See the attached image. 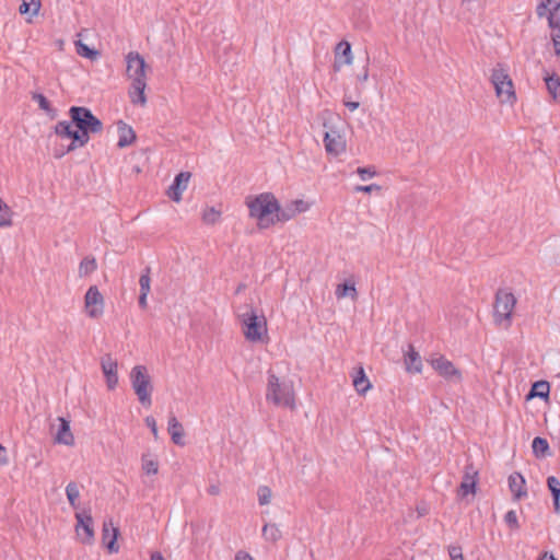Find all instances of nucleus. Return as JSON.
Wrapping results in <instances>:
<instances>
[{
	"mask_svg": "<svg viewBox=\"0 0 560 560\" xmlns=\"http://www.w3.org/2000/svg\"><path fill=\"white\" fill-rule=\"evenodd\" d=\"M101 366L106 378V385L109 390H113L118 385V363L112 358L109 353L101 359Z\"/></svg>",
	"mask_w": 560,
	"mask_h": 560,
	"instance_id": "9b49d317",
	"label": "nucleus"
},
{
	"mask_svg": "<svg viewBox=\"0 0 560 560\" xmlns=\"http://www.w3.org/2000/svg\"><path fill=\"white\" fill-rule=\"evenodd\" d=\"M555 52L557 56H560V33H552L551 35Z\"/></svg>",
	"mask_w": 560,
	"mask_h": 560,
	"instance_id": "3c124183",
	"label": "nucleus"
},
{
	"mask_svg": "<svg viewBox=\"0 0 560 560\" xmlns=\"http://www.w3.org/2000/svg\"><path fill=\"white\" fill-rule=\"evenodd\" d=\"M355 295H357V289H355L354 283H350V282L346 281V282L337 285L336 296L338 299H342L346 296L354 298Z\"/></svg>",
	"mask_w": 560,
	"mask_h": 560,
	"instance_id": "72a5a7b5",
	"label": "nucleus"
},
{
	"mask_svg": "<svg viewBox=\"0 0 560 560\" xmlns=\"http://www.w3.org/2000/svg\"><path fill=\"white\" fill-rule=\"evenodd\" d=\"M66 494H67L70 505L73 509H77V506H78L77 501L80 497V491H79L78 485L73 481L69 482L66 487Z\"/></svg>",
	"mask_w": 560,
	"mask_h": 560,
	"instance_id": "c9c22d12",
	"label": "nucleus"
},
{
	"mask_svg": "<svg viewBox=\"0 0 560 560\" xmlns=\"http://www.w3.org/2000/svg\"><path fill=\"white\" fill-rule=\"evenodd\" d=\"M516 299L512 292L498 290L493 305V319L495 325L508 329L512 324V313Z\"/></svg>",
	"mask_w": 560,
	"mask_h": 560,
	"instance_id": "0eeeda50",
	"label": "nucleus"
},
{
	"mask_svg": "<svg viewBox=\"0 0 560 560\" xmlns=\"http://www.w3.org/2000/svg\"><path fill=\"white\" fill-rule=\"evenodd\" d=\"M73 150H70V144L66 148V149H56L55 152H54V156L56 159H60L62 156H65L67 153H70L72 152Z\"/></svg>",
	"mask_w": 560,
	"mask_h": 560,
	"instance_id": "864d4df0",
	"label": "nucleus"
},
{
	"mask_svg": "<svg viewBox=\"0 0 560 560\" xmlns=\"http://www.w3.org/2000/svg\"><path fill=\"white\" fill-rule=\"evenodd\" d=\"M104 296L96 285H91L84 295V308L89 317L98 318L104 313Z\"/></svg>",
	"mask_w": 560,
	"mask_h": 560,
	"instance_id": "1a4fd4ad",
	"label": "nucleus"
},
{
	"mask_svg": "<svg viewBox=\"0 0 560 560\" xmlns=\"http://www.w3.org/2000/svg\"><path fill=\"white\" fill-rule=\"evenodd\" d=\"M504 522L506 523V525L509 527H511L512 529H518L520 528V524H518V518H517V514L514 510H510L505 513L504 515Z\"/></svg>",
	"mask_w": 560,
	"mask_h": 560,
	"instance_id": "c03bdc74",
	"label": "nucleus"
},
{
	"mask_svg": "<svg viewBox=\"0 0 560 560\" xmlns=\"http://www.w3.org/2000/svg\"><path fill=\"white\" fill-rule=\"evenodd\" d=\"M74 44L79 56L88 58L90 60H96L98 58L100 51L94 48H90L82 40H77Z\"/></svg>",
	"mask_w": 560,
	"mask_h": 560,
	"instance_id": "c756f323",
	"label": "nucleus"
},
{
	"mask_svg": "<svg viewBox=\"0 0 560 560\" xmlns=\"http://www.w3.org/2000/svg\"><path fill=\"white\" fill-rule=\"evenodd\" d=\"M130 382L140 404L143 407H150L152 405L153 385L147 366H133L130 371Z\"/></svg>",
	"mask_w": 560,
	"mask_h": 560,
	"instance_id": "423d86ee",
	"label": "nucleus"
},
{
	"mask_svg": "<svg viewBox=\"0 0 560 560\" xmlns=\"http://www.w3.org/2000/svg\"><path fill=\"white\" fill-rule=\"evenodd\" d=\"M40 8V0H22V3L19 8L20 14H30L36 15Z\"/></svg>",
	"mask_w": 560,
	"mask_h": 560,
	"instance_id": "2f4dec72",
	"label": "nucleus"
},
{
	"mask_svg": "<svg viewBox=\"0 0 560 560\" xmlns=\"http://www.w3.org/2000/svg\"><path fill=\"white\" fill-rule=\"evenodd\" d=\"M147 296H148L147 293H144V292L141 293L140 292V295H139V306L141 308H143V310L147 308Z\"/></svg>",
	"mask_w": 560,
	"mask_h": 560,
	"instance_id": "6e6d98bb",
	"label": "nucleus"
},
{
	"mask_svg": "<svg viewBox=\"0 0 560 560\" xmlns=\"http://www.w3.org/2000/svg\"><path fill=\"white\" fill-rule=\"evenodd\" d=\"M544 558H546L547 560H558L552 555L547 556V553H545Z\"/></svg>",
	"mask_w": 560,
	"mask_h": 560,
	"instance_id": "e2e57ef3",
	"label": "nucleus"
},
{
	"mask_svg": "<svg viewBox=\"0 0 560 560\" xmlns=\"http://www.w3.org/2000/svg\"><path fill=\"white\" fill-rule=\"evenodd\" d=\"M118 132L119 139L117 145L119 148H126L130 145L136 140V133L133 129L125 124L122 120H119L118 124Z\"/></svg>",
	"mask_w": 560,
	"mask_h": 560,
	"instance_id": "4be33fe9",
	"label": "nucleus"
},
{
	"mask_svg": "<svg viewBox=\"0 0 560 560\" xmlns=\"http://www.w3.org/2000/svg\"><path fill=\"white\" fill-rule=\"evenodd\" d=\"M405 366L408 373H421L422 361L419 353L411 345H408V351L405 354Z\"/></svg>",
	"mask_w": 560,
	"mask_h": 560,
	"instance_id": "412c9836",
	"label": "nucleus"
},
{
	"mask_svg": "<svg viewBox=\"0 0 560 560\" xmlns=\"http://www.w3.org/2000/svg\"><path fill=\"white\" fill-rule=\"evenodd\" d=\"M352 58L350 43L348 40L339 42L335 47L334 71L338 72L342 66L350 65L352 62Z\"/></svg>",
	"mask_w": 560,
	"mask_h": 560,
	"instance_id": "4468645a",
	"label": "nucleus"
},
{
	"mask_svg": "<svg viewBox=\"0 0 560 560\" xmlns=\"http://www.w3.org/2000/svg\"><path fill=\"white\" fill-rule=\"evenodd\" d=\"M432 368L446 380H462V373L455 368V365L444 358L443 355L431 360Z\"/></svg>",
	"mask_w": 560,
	"mask_h": 560,
	"instance_id": "f8f14e48",
	"label": "nucleus"
},
{
	"mask_svg": "<svg viewBox=\"0 0 560 560\" xmlns=\"http://www.w3.org/2000/svg\"><path fill=\"white\" fill-rule=\"evenodd\" d=\"M238 319L246 340L262 341L268 331L267 319L262 314L258 315L252 305H246L245 311L238 314Z\"/></svg>",
	"mask_w": 560,
	"mask_h": 560,
	"instance_id": "39448f33",
	"label": "nucleus"
},
{
	"mask_svg": "<svg viewBox=\"0 0 560 560\" xmlns=\"http://www.w3.org/2000/svg\"><path fill=\"white\" fill-rule=\"evenodd\" d=\"M167 431L171 435V440L174 444L178 446H184L186 444L184 436H185V430L183 424L178 421L176 416L171 415L168 418V427Z\"/></svg>",
	"mask_w": 560,
	"mask_h": 560,
	"instance_id": "f3484780",
	"label": "nucleus"
},
{
	"mask_svg": "<svg viewBox=\"0 0 560 560\" xmlns=\"http://www.w3.org/2000/svg\"><path fill=\"white\" fill-rule=\"evenodd\" d=\"M460 7L464 11L476 13L482 9L481 0H462Z\"/></svg>",
	"mask_w": 560,
	"mask_h": 560,
	"instance_id": "ea45409f",
	"label": "nucleus"
},
{
	"mask_svg": "<svg viewBox=\"0 0 560 560\" xmlns=\"http://www.w3.org/2000/svg\"><path fill=\"white\" fill-rule=\"evenodd\" d=\"M353 386L360 395L365 394V392L371 387V383L366 377L362 366L355 369V373L353 375Z\"/></svg>",
	"mask_w": 560,
	"mask_h": 560,
	"instance_id": "b1692460",
	"label": "nucleus"
},
{
	"mask_svg": "<svg viewBox=\"0 0 560 560\" xmlns=\"http://www.w3.org/2000/svg\"><path fill=\"white\" fill-rule=\"evenodd\" d=\"M258 502L260 505H266L270 503V499L272 495L271 489L267 486H261L258 488Z\"/></svg>",
	"mask_w": 560,
	"mask_h": 560,
	"instance_id": "79ce46f5",
	"label": "nucleus"
},
{
	"mask_svg": "<svg viewBox=\"0 0 560 560\" xmlns=\"http://www.w3.org/2000/svg\"><path fill=\"white\" fill-rule=\"evenodd\" d=\"M221 218V211L217 210L214 207H208L203 210L202 221L206 224L213 225L219 222Z\"/></svg>",
	"mask_w": 560,
	"mask_h": 560,
	"instance_id": "f704fd0d",
	"label": "nucleus"
},
{
	"mask_svg": "<svg viewBox=\"0 0 560 560\" xmlns=\"http://www.w3.org/2000/svg\"><path fill=\"white\" fill-rule=\"evenodd\" d=\"M491 82L494 86L495 94L501 102L512 104L516 101L512 79L502 65L499 63L492 70Z\"/></svg>",
	"mask_w": 560,
	"mask_h": 560,
	"instance_id": "6e6552de",
	"label": "nucleus"
},
{
	"mask_svg": "<svg viewBox=\"0 0 560 560\" xmlns=\"http://www.w3.org/2000/svg\"><path fill=\"white\" fill-rule=\"evenodd\" d=\"M245 203L249 210V217L257 219L260 230L268 229L276 223V211L279 210V201L272 192H261L257 196H248Z\"/></svg>",
	"mask_w": 560,
	"mask_h": 560,
	"instance_id": "f03ea898",
	"label": "nucleus"
},
{
	"mask_svg": "<svg viewBox=\"0 0 560 560\" xmlns=\"http://www.w3.org/2000/svg\"><path fill=\"white\" fill-rule=\"evenodd\" d=\"M553 512L560 514V497L552 498Z\"/></svg>",
	"mask_w": 560,
	"mask_h": 560,
	"instance_id": "4d7b16f0",
	"label": "nucleus"
},
{
	"mask_svg": "<svg viewBox=\"0 0 560 560\" xmlns=\"http://www.w3.org/2000/svg\"><path fill=\"white\" fill-rule=\"evenodd\" d=\"M448 555L451 560H465L460 546H450Z\"/></svg>",
	"mask_w": 560,
	"mask_h": 560,
	"instance_id": "de8ad7c7",
	"label": "nucleus"
},
{
	"mask_svg": "<svg viewBox=\"0 0 560 560\" xmlns=\"http://www.w3.org/2000/svg\"><path fill=\"white\" fill-rule=\"evenodd\" d=\"M97 268L96 259L92 256L84 257L79 266V275L80 277L88 276L94 272Z\"/></svg>",
	"mask_w": 560,
	"mask_h": 560,
	"instance_id": "7c9ffc66",
	"label": "nucleus"
},
{
	"mask_svg": "<svg viewBox=\"0 0 560 560\" xmlns=\"http://www.w3.org/2000/svg\"><path fill=\"white\" fill-rule=\"evenodd\" d=\"M266 398L268 401H272L277 406L294 409L295 394L292 381H280L276 374L268 371Z\"/></svg>",
	"mask_w": 560,
	"mask_h": 560,
	"instance_id": "20e7f679",
	"label": "nucleus"
},
{
	"mask_svg": "<svg viewBox=\"0 0 560 560\" xmlns=\"http://www.w3.org/2000/svg\"><path fill=\"white\" fill-rule=\"evenodd\" d=\"M118 535H119V530H118V528L113 527L112 522L110 523L104 522L103 529H102V537H103L104 544L106 545V547L110 553L118 552V549H119V547L117 545Z\"/></svg>",
	"mask_w": 560,
	"mask_h": 560,
	"instance_id": "dca6fc26",
	"label": "nucleus"
},
{
	"mask_svg": "<svg viewBox=\"0 0 560 560\" xmlns=\"http://www.w3.org/2000/svg\"><path fill=\"white\" fill-rule=\"evenodd\" d=\"M144 422H145L147 427L150 428L154 439L156 440L159 438V431H158V425H156L155 419L152 416H148L144 419Z\"/></svg>",
	"mask_w": 560,
	"mask_h": 560,
	"instance_id": "09e8293b",
	"label": "nucleus"
},
{
	"mask_svg": "<svg viewBox=\"0 0 560 560\" xmlns=\"http://www.w3.org/2000/svg\"><path fill=\"white\" fill-rule=\"evenodd\" d=\"M70 120L58 121L55 133L60 138L71 139L70 150L84 147L90 141L91 133H101L103 122L90 108L85 106H71L69 108Z\"/></svg>",
	"mask_w": 560,
	"mask_h": 560,
	"instance_id": "f257e3e1",
	"label": "nucleus"
},
{
	"mask_svg": "<svg viewBox=\"0 0 560 560\" xmlns=\"http://www.w3.org/2000/svg\"><path fill=\"white\" fill-rule=\"evenodd\" d=\"M151 560H165L160 551H153L151 553Z\"/></svg>",
	"mask_w": 560,
	"mask_h": 560,
	"instance_id": "052dcab7",
	"label": "nucleus"
},
{
	"mask_svg": "<svg viewBox=\"0 0 560 560\" xmlns=\"http://www.w3.org/2000/svg\"><path fill=\"white\" fill-rule=\"evenodd\" d=\"M235 560H255L248 552L240 550L235 555Z\"/></svg>",
	"mask_w": 560,
	"mask_h": 560,
	"instance_id": "603ef678",
	"label": "nucleus"
},
{
	"mask_svg": "<svg viewBox=\"0 0 560 560\" xmlns=\"http://www.w3.org/2000/svg\"><path fill=\"white\" fill-rule=\"evenodd\" d=\"M150 272H151L150 267H147L143 270L142 275L140 276L139 284H140L141 293L144 292V293L149 294V292H150V283H151Z\"/></svg>",
	"mask_w": 560,
	"mask_h": 560,
	"instance_id": "58836bf2",
	"label": "nucleus"
},
{
	"mask_svg": "<svg viewBox=\"0 0 560 560\" xmlns=\"http://www.w3.org/2000/svg\"><path fill=\"white\" fill-rule=\"evenodd\" d=\"M10 208L0 199V226H9L12 223Z\"/></svg>",
	"mask_w": 560,
	"mask_h": 560,
	"instance_id": "4c0bfd02",
	"label": "nucleus"
},
{
	"mask_svg": "<svg viewBox=\"0 0 560 560\" xmlns=\"http://www.w3.org/2000/svg\"><path fill=\"white\" fill-rule=\"evenodd\" d=\"M291 205L295 209L296 214L305 212L308 209V203L301 199L291 201Z\"/></svg>",
	"mask_w": 560,
	"mask_h": 560,
	"instance_id": "8fccbe9b",
	"label": "nucleus"
},
{
	"mask_svg": "<svg viewBox=\"0 0 560 560\" xmlns=\"http://www.w3.org/2000/svg\"><path fill=\"white\" fill-rule=\"evenodd\" d=\"M77 525L75 532L83 544H92L94 540L93 518L90 513H75Z\"/></svg>",
	"mask_w": 560,
	"mask_h": 560,
	"instance_id": "9d476101",
	"label": "nucleus"
},
{
	"mask_svg": "<svg viewBox=\"0 0 560 560\" xmlns=\"http://www.w3.org/2000/svg\"><path fill=\"white\" fill-rule=\"evenodd\" d=\"M32 100L36 101L39 108L46 112L50 118L54 119L57 116V110L50 105L49 101L42 93H32Z\"/></svg>",
	"mask_w": 560,
	"mask_h": 560,
	"instance_id": "bb28decb",
	"label": "nucleus"
},
{
	"mask_svg": "<svg viewBox=\"0 0 560 560\" xmlns=\"http://www.w3.org/2000/svg\"><path fill=\"white\" fill-rule=\"evenodd\" d=\"M532 450L534 456L539 459L551 455L549 443L545 438L536 436L532 442Z\"/></svg>",
	"mask_w": 560,
	"mask_h": 560,
	"instance_id": "5701e85b",
	"label": "nucleus"
},
{
	"mask_svg": "<svg viewBox=\"0 0 560 560\" xmlns=\"http://www.w3.org/2000/svg\"><path fill=\"white\" fill-rule=\"evenodd\" d=\"M343 103H345V106L351 112L355 110L360 105L359 102H352V101H345Z\"/></svg>",
	"mask_w": 560,
	"mask_h": 560,
	"instance_id": "5fc2aeb1",
	"label": "nucleus"
},
{
	"mask_svg": "<svg viewBox=\"0 0 560 560\" xmlns=\"http://www.w3.org/2000/svg\"><path fill=\"white\" fill-rule=\"evenodd\" d=\"M126 73L127 77L131 80V86L129 89V97L131 100V103L144 105L147 103V97L144 94V90L147 88V63L143 57H141L140 54L137 51H130L126 56Z\"/></svg>",
	"mask_w": 560,
	"mask_h": 560,
	"instance_id": "7ed1b4c3",
	"label": "nucleus"
},
{
	"mask_svg": "<svg viewBox=\"0 0 560 560\" xmlns=\"http://www.w3.org/2000/svg\"><path fill=\"white\" fill-rule=\"evenodd\" d=\"M142 469L147 475H156L159 463L155 459L149 458L148 455H142Z\"/></svg>",
	"mask_w": 560,
	"mask_h": 560,
	"instance_id": "e433bc0d",
	"label": "nucleus"
},
{
	"mask_svg": "<svg viewBox=\"0 0 560 560\" xmlns=\"http://www.w3.org/2000/svg\"><path fill=\"white\" fill-rule=\"evenodd\" d=\"M358 79H359L360 81H365V80L368 79V71H366V70H364L363 75H358Z\"/></svg>",
	"mask_w": 560,
	"mask_h": 560,
	"instance_id": "680f3d73",
	"label": "nucleus"
},
{
	"mask_svg": "<svg viewBox=\"0 0 560 560\" xmlns=\"http://www.w3.org/2000/svg\"><path fill=\"white\" fill-rule=\"evenodd\" d=\"M526 481L520 472H513L509 477V488L513 494L514 500H521L527 495L525 488Z\"/></svg>",
	"mask_w": 560,
	"mask_h": 560,
	"instance_id": "a211bd4d",
	"label": "nucleus"
},
{
	"mask_svg": "<svg viewBox=\"0 0 560 560\" xmlns=\"http://www.w3.org/2000/svg\"><path fill=\"white\" fill-rule=\"evenodd\" d=\"M4 454H5V448L0 443V465H5L8 463V459Z\"/></svg>",
	"mask_w": 560,
	"mask_h": 560,
	"instance_id": "13d9d810",
	"label": "nucleus"
},
{
	"mask_svg": "<svg viewBox=\"0 0 560 560\" xmlns=\"http://www.w3.org/2000/svg\"><path fill=\"white\" fill-rule=\"evenodd\" d=\"M546 88L555 101H560V78L558 75H548L545 78Z\"/></svg>",
	"mask_w": 560,
	"mask_h": 560,
	"instance_id": "cd10ccee",
	"label": "nucleus"
},
{
	"mask_svg": "<svg viewBox=\"0 0 560 560\" xmlns=\"http://www.w3.org/2000/svg\"><path fill=\"white\" fill-rule=\"evenodd\" d=\"M357 174L361 177L362 180H366L368 178L375 176L376 171L373 166L358 167Z\"/></svg>",
	"mask_w": 560,
	"mask_h": 560,
	"instance_id": "49530a36",
	"label": "nucleus"
},
{
	"mask_svg": "<svg viewBox=\"0 0 560 560\" xmlns=\"http://www.w3.org/2000/svg\"><path fill=\"white\" fill-rule=\"evenodd\" d=\"M262 537L271 542H277L281 537V530L275 523H268L262 527Z\"/></svg>",
	"mask_w": 560,
	"mask_h": 560,
	"instance_id": "c85d7f7f",
	"label": "nucleus"
},
{
	"mask_svg": "<svg viewBox=\"0 0 560 560\" xmlns=\"http://www.w3.org/2000/svg\"><path fill=\"white\" fill-rule=\"evenodd\" d=\"M296 215L295 209L292 207L291 202L285 207L281 208L279 205V210L276 211L275 220L276 222H287L293 219Z\"/></svg>",
	"mask_w": 560,
	"mask_h": 560,
	"instance_id": "473e14b6",
	"label": "nucleus"
},
{
	"mask_svg": "<svg viewBox=\"0 0 560 560\" xmlns=\"http://www.w3.org/2000/svg\"><path fill=\"white\" fill-rule=\"evenodd\" d=\"M60 424L58 432L55 436V442L59 444H65L71 446L74 444V436L70 429V422L65 418H58Z\"/></svg>",
	"mask_w": 560,
	"mask_h": 560,
	"instance_id": "aec40b11",
	"label": "nucleus"
},
{
	"mask_svg": "<svg viewBox=\"0 0 560 560\" xmlns=\"http://www.w3.org/2000/svg\"><path fill=\"white\" fill-rule=\"evenodd\" d=\"M547 486L551 492L552 498L560 497V480L555 476L547 478Z\"/></svg>",
	"mask_w": 560,
	"mask_h": 560,
	"instance_id": "37998d69",
	"label": "nucleus"
},
{
	"mask_svg": "<svg viewBox=\"0 0 560 560\" xmlns=\"http://www.w3.org/2000/svg\"><path fill=\"white\" fill-rule=\"evenodd\" d=\"M546 19L548 21V26L553 31V33H560L559 11L549 12Z\"/></svg>",
	"mask_w": 560,
	"mask_h": 560,
	"instance_id": "a19ab883",
	"label": "nucleus"
},
{
	"mask_svg": "<svg viewBox=\"0 0 560 560\" xmlns=\"http://www.w3.org/2000/svg\"><path fill=\"white\" fill-rule=\"evenodd\" d=\"M550 393V385L547 381H537L533 384L528 397L547 399Z\"/></svg>",
	"mask_w": 560,
	"mask_h": 560,
	"instance_id": "a878e982",
	"label": "nucleus"
},
{
	"mask_svg": "<svg viewBox=\"0 0 560 560\" xmlns=\"http://www.w3.org/2000/svg\"><path fill=\"white\" fill-rule=\"evenodd\" d=\"M478 472L472 466H467L459 490L463 497L476 492Z\"/></svg>",
	"mask_w": 560,
	"mask_h": 560,
	"instance_id": "6ab92c4d",
	"label": "nucleus"
},
{
	"mask_svg": "<svg viewBox=\"0 0 560 560\" xmlns=\"http://www.w3.org/2000/svg\"><path fill=\"white\" fill-rule=\"evenodd\" d=\"M208 493L211 494V495H218L220 493V487L217 486V485H211L208 488Z\"/></svg>",
	"mask_w": 560,
	"mask_h": 560,
	"instance_id": "bf43d9fd",
	"label": "nucleus"
},
{
	"mask_svg": "<svg viewBox=\"0 0 560 560\" xmlns=\"http://www.w3.org/2000/svg\"><path fill=\"white\" fill-rule=\"evenodd\" d=\"M191 177L190 172H180L174 178L173 184L168 187L166 195L170 199L175 202H179L182 200V194L186 190L188 182Z\"/></svg>",
	"mask_w": 560,
	"mask_h": 560,
	"instance_id": "ddd939ff",
	"label": "nucleus"
},
{
	"mask_svg": "<svg viewBox=\"0 0 560 560\" xmlns=\"http://www.w3.org/2000/svg\"><path fill=\"white\" fill-rule=\"evenodd\" d=\"M536 14L539 19L546 18L549 12L560 11V0H537Z\"/></svg>",
	"mask_w": 560,
	"mask_h": 560,
	"instance_id": "393cba45",
	"label": "nucleus"
},
{
	"mask_svg": "<svg viewBox=\"0 0 560 560\" xmlns=\"http://www.w3.org/2000/svg\"><path fill=\"white\" fill-rule=\"evenodd\" d=\"M354 191L355 192H365V194H371L372 191H377V192H381L382 191V186L380 185H376V184H371V185H358L354 187Z\"/></svg>",
	"mask_w": 560,
	"mask_h": 560,
	"instance_id": "a18cd8bd",
	"label": "nucleus"
},
{
	"mask_svg": "<svg viewBox=\"0 0 560 560\" xmlns=\"http://www.w3.org/2000/svg\"><path fill=\"white\" fill-rule=\"evenodd\" d=\"M325 148L328 153L338 155L346 149L343 138L337 131H326L324 137Z\"/></svg>",
	"mask_w": 560,
	"mask_h": 560,
	"instance_id": "2eb2a0df",
	"label": "nucleus"
}]
</instances>
